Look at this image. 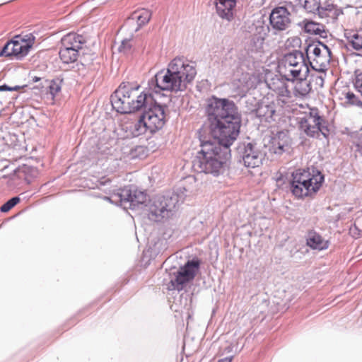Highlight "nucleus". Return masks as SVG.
Instances as JSON below:
<instances>
[{
  "label": "nucleus",
  "mask_w": 362,
  "mask_h": 362,
  "mask_svg": "<svg viewBox=\"0 0 362 362\" xmlns=\"http://www.w3.org/2000/svg\"><path fill=\"white\" fill-rule=\"evenodd\" d=\"M289 189L298 199L312 196L322 187L325 176L316 168H299L291 173Z\"/></svg>",
  "instance_id": "nucleus-7"
},
{
  "label": "nucleus",
  "mask_w": 362,
  "mask_h": 362,
  "mask_svg": "<svg viewBox=\"0 0 362 362\" xmlns=\"http://www.w3.org/2000/svg\"><path fill=\"white\" fill-rule=\"evenodd\" d=\"M20 201L21 199L18 197H11L0 207V211L2 213L8 212L16 204H18L20 202Z\"/></svg>",
  "instance_id": "nucleus-27"
},
{
  "label": "nucleus",
  "mask_w": 362,
  "mask_h": 362,
  "mask_svg": "<svg viewBox=\"0 0 362 362\" xmlns=\"http://www.w3.org/2000/svg\"><path fill=\"white\" fill-rule=\"evenodd\" d=\"M360 137H362V133L361 134Z\"/></svg>",
  "instance_id": "nucleus-49"
},
{
  "label": "nucleus",
  "mask_w": 362,
  "mask_h": 362,
  "mask_svg": "<svg viewBox=\"0 0 362 362\" xmlns=\"http://www.w3.org/2000/svg\"><path fill=\"white\" fill-rule=\"evenodd\" d=\"M285 67H303L304 69V76H308L310 70L307 64L306 59L305 57V54L303 52L294 49L292 52H290L286 54L284 56V59Z\"/></svg>",
  "instance_id": "nucleus-15"
},
{
  "label": "nucleus",
  "mask_w": 362,
  "mask_h": 362,
  "mask_svg": "<svg viewBox=\"0 0 362 362\" xmlns=\"http://www.w3.org/2000/svg\"><path fill=\"white\" fill-rule=\"evenodd\" d=\"M90 61H93V57H91V58H90Z\"/></svg>",
  "instance_id": "nucleus-48"
},
{
  "label": "nucleus",
  "mask_w": 362,
  "mask_h": 362,
  "mask_svg": "<svg viewBox=\"0 0 362 362\" xmlns=\"http://www.w3.org/2000/svg\"><path fill=\"white\" fill-rule=\"evenodd\" d=\"M303 53L308 68L317 73H324L332 59L331 49L317 39L305 41Z\"/></svg>",
  "instance_id": "nucleus-8"
},
{
  "label": "nucleus",
  "mask_w": 362,
  "mask_h": 362,
  "mask_svg": "<svg viewBox=\"0 0 362 362\" xmlns=\"http://www.w3.org/2000/svg\"><path fill=\"white\" fill-rule=\"evenodd\" d=\"M292 2L295 6V12L298 11V8H303L308 13H318L320 6V0H293Z\"/></svg>",
  "instance_id": "nucleus-22"
},
{
  "label": "nucleus",
  "mask_w": 362,
  "mask_h": 362,
  "mask_svg": "<svg viewBox=\"0 0 362 362\" xmlns=\"http://www.w3.org/2000/svg\"><path fill=\"white\" fill-rule=\"evenodd\" d=\"M187 189L185 187H178L173 192L157 195L153 199L148 197L146 211L149 220L160 222L173 216L177 206L184 202Z\"/></svg>",
  "instance_id": "nucleus-5"
},
{
  "label": "nucleus",
  "mask_w": 362,
  "mask_h": 362,
  "mask_svg": "<svg viewBox=\"0 0 362 362\" xmlns=\"http://www.w3.org/2000/svg\"><path fill=\"white\" fill-rule=\"evenodd\" d=\"M217 15L228 22L234 18L233 10L237 4V0H214Z\"/></svg>",
  "instance_id": "nucleus-17"
},
{
  "label": "nucleus",
  "mask_w": 362,
  "mask_h": 362,
  "mask_svg": "<svg viewBox=\"0 0 362 362\" xmlns=\"http://www.w3.org/2000/svg\"><path fill=\"white\" fill-rule=\"evenodd\" d=\"M356 147L357 148L358 153L362 156V144H357Z\"/></svg>",
  "instance_id": "nucleus-43"
},
{
  "label": "nucleus",
  "mask_w": 362,
  "mask_h": 362,
  "mask_svg": "<svg viewBox=\"0 0 362 362\" xmlns=\"http://www.w3.org/2000/svg\"><path fill=\"white\" fill-rule=\"evenodd\" d=\"M321 116L319 110L317 107L309 108V112L305 113V115L301 118H315V115Z\"/></svg>",
  "instance_id": "nucleus-36"
},
{
  "label": "nucleus",
  "mask_w": 362,
  "mask_h": 362,
  "mask_svg": "<svg viewBox=\"0 0 362 362\" xmlns=\"http://www.w3.org/2000/svg\"><path fill=\"white\" fill-rule=\"evenodd\" d=\"M196 74L194 62L188 63L184 58L175 57L168 64L166 70L158 71L148 81V86L158 100L164 96L160 93L162 90L184 91Z\"/></svg>",
  "instance_id": "nucleus-3"
},
{
  "label": "nucleus",
  "mask_w": 362,
  "mask_h": 362,
  "mask_svg": "<svg viewBox=\"0 0 362 362\" xmlns=\"http://www.w3.org/2000/svg\"><path fill=\"white\" fill-rule=\"evenodd\" d=\"M201 260L195 257L189 259L176 272L175 279L170 280L168 285V290L182 291L184 286L192 281L199 270Z\"/></svg>",
  "instance_id": "nucleus-12"
},
{
  "label": "nucleus",
  "mask_w": 362,
  "mask_h": 362,
  "mask_svg": "<svg viewBox=\"0 0 362 362\" xmlns=\"http://www.w3.org/2000/svg\"><path fill=\"white\" fill-rule=\"evenodd\" d=\"M91 195H92L93 197H95V198H101V199H103V197H102V196H100V195L99 194H98V193H95V192H94V193H93Z\"/></svg>",
  "instance_id": "nucleus-46"
},
{
  "label": "nucleus",
  "mask_w": 362,
  "mask_h": 362,
  "mask_svg": "<svg viewBox=\"0 0 362 362\" xmlns=\"http://www.w3.org/2000/svg\"><path fill=\"white\" fill-rule=\"evenodd\" d=\"M276 112L275 104L273 102L262 100L258 102L254 113L260 123L270 124L274 121V115Z\"/></svg>",
  "instance_id": "nucleus-16"
},
{
  "label": "nucleus",
  "mask_w": 362,
  "mask_h": 362,
  "mask_svg": "<svg viewBox=\"0 0 362 362\" xmlns=\"http://www.w3.org/2000/svg\"><path fill=\"white\" fill-rule=\"evenodd\" d=\"M233 358V356H227V357H225L223 358L219 359L217 362H231Z\"/></svg>",
  "instance_id": "nucleus-40"
},
{
  "label": "nucleus",
  "mask_w": 362,
  "mask_h": 362,
  "mask_svg": "<svg viewBox=\"0 0 362 362\" xmlns=\"http://www.w3.org/2000/svg\"><path fill=\"white\" fill-rule=\"evenodd\" d=\"M11 47L10 41L8 40L1 48H0V57H8L13 58L11 53Z\"/></svg>",
  "instance_id": "nucleus-33"
},
{
  "label": "nucleus",
  "mask_w": 362,
  "mask_h": 362,
  "mask_svg": "<svg viewBox=\"0 0 362 362\" xmlns=\"http://www.w3.org/2000/svg\"><path fill=\"white\" fill-rule=\"evenodd\" d=\"M344 35L347 40V46L362 52V31L346 32Z\"/></svg>",
  "instance_id": "nucleus-23"
},
{
  "label": "nucleus",
  "mask_w": 362,
  "mask_h": 362,
  "mask_svg": "<svg viewBox=\"0 0 362 362\" xmlns=\"http://www.w3.org/2000/svg\"><path fill=\"white\" fill-rule=\"evenodd\" d=\"M308 76H303L296 81L294 91L296 95L300 97L307 96L312 90L310 81L307 80Z\"/></svg>",
  "instance_id": "nucleus-24"
},
{
  "label": "nucleus",
  "mask_w": 362,
  "mask_h": 362,
  "mask_svg": "<svg viewBox=\"0 0 362 362\" xmlns=\"http://www.w3.org/2000/svg\"><path fill=\"white\" fill-rule=\"evenodd\" d=\"M271 31L270 25H264V23H258V24L255 25V29L254 34L259 35L260 37H266L268 33Z\"/></svg>",
  "instance_id": "nucleus-28"
},
{
  "label": "nucleus",
  "mask_w": 362,
  "mask_h": 362,
  "mask_svg": "<svg viewBox=\"0 0 362 362\" xmlns=\"http://www.w3.org/2000/svg\"><path fill=\"white\" fill-rule=\"evenodd\" d=\"M132 47V44L129 39H124L122 41L120 46L118 47V50L119 52H126L129 50Z\"/></svg>",
  "instance_id": "nucleus-35"
},
{
  "label": "nucleus",
  "mask_w": 362,
  "mask_h": 362,
  "mask_svg": "<svg viewBox=\"0 0 362 362\" xmlns=\"http://www.w3.org/2000/svg\"><path fill=\"white\" fill-rule=\"evenodd\" d=\"M303 74H304L303 67H291V69L288 70V74H285L283 77L287 81L294 82L295 81H297L298 78L302 77Z\"/></svg>",
  "instance_id": "nucleus-26"
},
{
  "label": "nucleus",
  "mask_w": 362,
  "mask_h": 362,
  "mask_svg": "<svg viewBox=\"0 0 362 362\" xmlns=\"http://www.w3.org/2000/svg\"><path fill=\"white\" fill-rule=\"evenodd\" d=\"M205 112L210 135L235 141L240 134L242 115L232 100L212 95L208 98Z\"/></svg>",
  "instance_id": "nucleus-2"
},
{
  "label": "nucleus",
  "mask_w": 362,
  "mask_h": 362,
  "mask_svg": "<svg viewBox=\"0 0 362 362\" xmlns=\"http://www.w3.org/2000/svg\"><path fill=\"white\" fill-rule=\"evenodd\" d=\"M22 88H23V86H10L9 91H16V90H20Z\"/></svg>",
  "instance_id": "nucleus-42"
},
{
  "label": "nucleus",
  "mask_w": 362,
  "mask_h": 362,
  "mask_svg": "<svg viewBox=\"0 0 362 362\" xmlns=\"http://www.w3.org/2000/svg\"><path fill=\"white\" fill-rule=\"evenodd\" d=\"M354 86L362 95V78H360L359 76L357 77L356 82L354 83Z\"/></svg>",
  "instance_id": "nucleus-39"
},
{
  "label": "nucleus",
  "mask_w": 362,
  "mask_h": 362,
  "mask_svg": "<svg viewBox=\"0 0 362 362\" xmlns=\"http://www.w3.org/2000/svg\"><path fill=\"white\" fill-rule=\"evenodd\" d=\"M64 77L62 75H59L49 81L48 88L49 93L54 98L62 90V84L64 83Z\"/></svg>",
  "instance_id": "nucleus-25"
},
{
  "label": "nucleus",
  "mask_w": 362,
  "mask_h": 362,
  "mask_svg": "<svg viewBox=\"0 0 362 362\" xmlns=\"http://www.w3.org/2000/svg\"><path fill=\"white\" fill-rule=\"evenodd\" d=\"M151 13L148 9H141L133 12L122 26V29L129 30L132 34L136 33L141 27L148 23Z\"/></svg>",
  "instance_id": "nucleus-14"
},
{
  "label": "nucleus",
  "mask_w": 362,
  "mask_h": 362,
  "mask_svg": "<svg viewBox=\"0 0 362 362\" xmlns=\"http://www.w3.org/2000/svg\"><path fill=\"white\" fill-rule=\"evenodd\" d=\"M265 38L266 37H260L253 33L251 35L250 44L255 47V49H261Z\"/></svg>",
  "instance_id": "nucleus-31"
},
{
  "label": "nucleus",
  "mask_w": 362,
  "mask_h": 362,
  "mask_svg": "<svg viewBox=\"0 0 362 362\" xmlns=\"http://www.w3.org/2000/svg\"><path fill=\"white\" fill-rule=\"evenodd\" d=\"M299 128L310 138L320 139L322 135L329 140L330 129L329 122L322 116L315 115V118H299Z\"/></svg>",
  "instance_id": "nucleus-13"
},
{
  "label": "nucleus",
  "mask_w": 362,
  "mask_h": 362,
  "mask_svg": "<svg viewBox=\"0 0 362 362\" xmlns=\"http://www.w3.org/2000/svg\"><path fill=\"white\" fill-rule=\"evenodd\" d=\"M140 85L136 82L123 81L110 96L113 109L120 114H132L142 110L132 129L134 136L146 133L153 134L160 130L165 124L167 105L157 101V98L149 90V86L143 90L136 99L132 98Z\"/></svg>",
  "instance_id": "nucleus-1"
},
{
  "label": "nucleus",
  "mask_w": 362,
  "mask_h": 362,
  "mask_svg": "<svg viewBox=\"0 0 362 362\" xmlns=\"http://www.w3.org/2000/svg\"><path fill=\"white\" fill-rule=\"evenodd\" d=\"M234 141L224 138H200L201 150L193 161L194 166L214 177L223 174L229 167L230 146Z\"/></svg>",
  "instance_id": "nucleus-4"
},
{
  "label": "nucleus",
  "mask_w": 362,
  "mask_h": 362,
  "mask_svg": "<svg viewBox=\"0 0 362 362\" xmlns=\"http://www.w3.org/2000/svg\"><path fill=\"white\" fill-rule=\"evenodd\" d=\"M345 98L349 105L362 107V101L353 92H347L345 94Z\"/></svg>",
  "instance_id": "nucleus-29"
},
{
  "label": "nucleus",
  "mask_w": 362,
  "mask_h": 362,
  "mask_svg": "<svg viewBox=\"0 0 362 362\" xmlns=\"http://www.w3.org/2000/svg\"><path fill=\"white\" fill-rule=\"evenodd\" d=\"M148 197V195L146 191L140 190L134 185H128L117 189L112 198L103 196V199L117 205L119 204L125 209H140L146 211Z\"/></svg>",
  "instance_id": "nucleus-9"
},
{
  "label": "nucleus",
  "mask_w": 362,
  "mask_h": 362,
  "mask_svg": "<svg viewBox=\"0 0 362 362\" xmlns=\"http://www.w3.org/2000/svg\"><path fill=\"white\" fill-rule=\"evenodd\" d=\"M10 86L7 84H3L0 86V91H9Z\"/></svg>",
  "instance_id": "nucleus-41"
},
{
  "label": "nucleus",
  "mask_w": 362,
  "mask_h": 362,
  "mask_svg": "<svg viewBox=\"0 0 362 362\" xmlns=\"http://www.w3.org/2000/svg\"><path fill=\"white\" fill-rule=\"evenodd\" d=\"M31 80H32L33 82L36 83V82L40 81L41 80V78L38 77V76H33V77H32Z\"/></svg>",
  "instance_id": "nucleus-45"
},
{
  "label": "nucleus",
  "mask_w": 362,
  "mask_h": 362,
  "mask_svg": "<svg viewBox=\"0 0 362 362\" xmlns=\"http://www.w3.org/2000/svg\"><path fill=\"white\" fill-rule=\"evenodd\" d=\"M350 233L355 238L362 237V230H359L358 228L356 226V224H354V226L351 227Z\"/></svg>",
  "instance_id": "nucleus-37"
},
{
  "label": "nucleus",
  "mask_w": 362,
  "mask_h": 362,
  "mask_svg": "<svg viewBox=\"0 0 362 362\" xmlns=\"http://www.w3.org/2000/svg\"><path fill=\"white\" fill-rule=\"evenodd\" d=\"M342 14V10L341 8H338L337 6H335L334 8L333 9V11L331 13V14H329V18H337L339 16Z\"/></svg>",
  "instance_id": "nucleus-38"
},
{
  "label": "nucleus",
  "mask_w": 362,
  "mask_h": 362,
  "mask_svg": "<svg viewBox=\"0 0 362 362\" xmlns=\"http://www.w3.org/2000/svg\"><path fill=\"white\" fill-rule=\"evenodd\" d=\"M85 43V37L74 33H69L61 39L59 56L63 70L80 72L86 69V61L81 57L84 54L82 46Z\"/></svg>",
  "instance_id": "nucleus-6"
},
{
  "label": "nucleus",
  "mask_w": 362,
  "mask_h": 362,
  "mask_svg": "<svg viewBox=\"0 0 362 362\" xmlns=\"http://www.w3.org/2000/svg\"><path fill=\"white\" fill-rule=\"evenodd\" d=\"M99 184L97 185V187H99V185L100 186H103L105 185L107 182H110V181L109 180H106L105 181L103 182V181H98Z\"/></svg>",
  "instance_id": "nucleus-44"
},
{
  "label": "nucleus",
  "mask_w": 362,
  "mask_h": 362,
  "mask_svg": "<svg viewBox=\"0 0 362 362\" xmlns=\"http://www.w3.org/2000/svg\"><path fill=\"white\" fill-rule=\"evenodd\" d=\"M298 26L302 28L305 33L319 35L322 38H327V30L323 24L315 22L312 20L305 19L298 23Z\"/></svg>",
  "instance_id": "nucleus-19"
},
{
  "label": "nucleus",
  "mask_w": 362,
  "mask_h": 362,
  "mask_svg": "<svg viewBox=\"0 0 362 362\" xmlns=\"http://www.w3.org/2000/svg\"><path fill=\"white\" fill-rule=\"evenodd\" d=\"M18 40H20L25 45H30L29 49H31L35 43V37L33 33H28L23 37L20 35V39H18Z\"/></svg>",
  "instance_id": "nucleus-32"
},
{
  "label": "nucleus",
  "mask_w": 362,
  "mask_h": 362,
  "mask_svg": "<svg viewBox=\"0 0 362 362\" xmlns=\"http://www.w3.org/2000/svg\"><path fill=\"white\" fill-rule=\"evenodd\" d=\"M292 1H285L284 5L273 8L269 14V25L274 35H279L288 30L292 25L291 12H295Z\"/></svg>",
  "instance_id": "nucleus-11"
},
{
  "label": "nucleus",
  "mask_w": 362,
  "mask_h": 362,
  "mask_svg": "<svg viewBox=\"0 0 362 362\" xmlns=\"http://www.w3.org/2000/svg\"><path fill=\"white\" fill-rule=\"evenodd\" d=\"M226 350H227L228 352L230 351L231 348L230 346H228Z\"/></svg>",
  "instance_id": "nucleus-47"
},
{
  "label": "nucleus",
  "mask_w": 362,
  "mask_h": 362,
  "mask_svg": "<svg viewBox=\"0 0 362 362\" xmlns=\"http://www.w3.org/2000/svg\"><path fill=\"white\" fill-rule=\"evenodd\" d=\"M306 245L312 250H325L329 247V241L325 240L315 230H309L305 235Z\"/></svg>",
  "instance_id": "nucleus-18"
},
{
  "label": "nucleus",
  "mask_w": 362,
  "mask_h": 362,
  "mask_svg": "<svg viewBox=\"0 0 362 362\" xmlns=\"http://www.w3.org/2000/svg\"><path fill=\"white\" fill-rule=\"evenodd\" d=\"M323 74L324 76L322 74L317 75L315 74H312L310 75L312 81H314L315 84L319 87H322L324 86L325 71Z\"/></svg>",
  "instance_id": "nucleus-34"
},
{
  "label": "nucleus",
  "mask_w": 362,
  "mask_h": 362,
  "mask_svg": "<svg viewBox=\"0 0 362 362\" xmlns=\"http://www.w3.org/2000/svg\"><path fill=\"white\" fill-rule=\"evenodd\" d=\"M335 6L336 5L333 4H327L325 6H320L319 11L317 13L319 17L321 18L329 17V14H331Z\"/></svg>",
  "instance_id": "nucleus-30"
},
{
  "label": "nucleus",
  "mask_w": 362,
  "mask_h": 362,
  "mask_svg": "<svg viewBox=\"0 0 362 362\" xmlns=\"http://www.w3.org/2000/svg\"><path fill=\"white\" fill-rule=\"evenodd\" d=\"M264 147L255 140L240 142L236 148L239 161L248 168L260 166L266 156Z\"/></svg>",
  "instance_id": "nucleus-10"
},
{
  "label": "nucleus",
  "mask_w": 362,
  "mask_h": 362,
  "mask_svg": "<svg viewBox=\"0 0 362 362\" xmlns=\"http://www.w3.org/2000/svg\"><path fill=\"white\" fill-rule=\"evenodd\" d=\"M18 39H20V35H16L9 41L13 58L21 61L29 54L30 49H29L30 45H25Z\"/></svg>",
  "instance_id": "nucleus-20"
},
{
  "label": "nucleus",
  "mask_w": 362,
  "mask_h": 362,
  "mask_svg": "<svg viewBox=\"0 0 362 362\" xmlns=\"http://www.w3.org/2000/svg\"><path fill=\"white\" fill-rule=\"evenodd\" d=\"M288 145L289 137L287 134L279 132L272 139L271 151L275 154L281 155L288 148Z\"/></svg>",
  "instance_id": "nucleus-21"
}]
</instances>
